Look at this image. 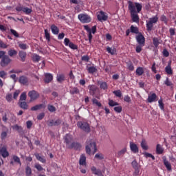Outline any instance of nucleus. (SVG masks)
<instances>
[{
	"label": "nucleus",
	"mask_w": 176,
	"mask_h": 176,
	"mask_svg": "<svg viewBox=\"0 0 176 176\" xmlns=\"http://www.w3.org/2000/svg\"><path fill=\"white\" fill-rule=\"evenodd\" d=\"M128 9L131 13V17L133 23H140L138 13L142 10V5L140 3L129 1Z\"/></svg>",
	"instance_id": "obj_1"
},
{
	"label": "nucleus",
	"mask_w": 176,
	"mask_h": 176,
	"mask_svg": "<svg viewBox=\"0 0 176 176\" xmlns=\"http://www.w3.org/2000/svg\"><path fill=\"white\" fill-rule=\"evenodd\" d=\"M159 20V17L157 15L153 16L149 19L148 21H146V29L148 31H152V28H153V24H156Z\"/></svg>",
	"instance_id": "obj_2"
},
{
	"label": "nucleus",
	"mask_w": 176,
	"mask_h": 176,
	"mask_svg": "<svg viewBox=\"0 0 176 176\" xmlns=\"http://www.w3.org/2000/svg\"><path fill=\"white\" fill-rule=\"evenodd\" d=\"M87 145L85 147L86 153L90 155L91 153V149H94V153L97 151V147H96V142L93 141L87 142Z\"/></svg>",
	"instance_id": "obj_3"
},
{
	"label": "nucleus",
	"mask_w": 176,
	"mask_h": 176,
	"mask_svg": "<svg viewBox=\"0 0 176 176\" xmlns=\"http://www.w3.org/2000/svg\"><path fill=\"white\" fill-rule=\"evenodd\" d=\"M77 126L85 133H90V125L87 122L80 121L77 123Z\"/></svg>",
	"instance_id": "obj_4"
},
{
	"label": "nucleus",
	"mask_w": 176,
	"mask_h": 176,
	"mask_svg": "<svg viewBox=\"0 0 176 176\" xmlns=\"http://www.w3.org/2000/svg\"><path fill=\"white\" fill-rule=\"evenodd\" d=\"M78 17L81 23H90L91 21V18L90 16L86 14H78Z\"/></svg>",
	"instance_id": "obj_5"
},
{
	"label": "nucleus",
	"mask_w": 176,
	"mask_h": 176,
	"mask_svg": "<svg viewBox=\"0 0 176 176\" xmlns=\"http://www.w3.org/2000/svg\"><path fill=\"white\" fill-rule=\"evenodd\" d=\"M64 45L65 46H69V47H70V49H72L73 50H77L78 49V45L74 44V43L71 42V41H69V38H65L64 39Z\"/></svg>",
	"instance_id": "obj_6"
},
{
	"label": "nucleus",
	"mask_w": 176,
	"mask_h": 176,
	"mask_svg": "<svg viewBox=\"0 0 176 176\" xmlns=\"http://www.w3.org/2000/svg\"><path fill=\"white\" fill-rule=\"evenodd\" d=\"M97 19L99 21H107L108 20V15L103 11H100L97 14Z\"/></svg>",
	"instance_id": "obj_7"
},
{
	"label": "nucleus",
	"mask_w": 176,
	"mask_h": 176,
	"mask_svg": "<svg viewBox=\"0 0 176 176\" xmlns=\"http://www.w3.org/2000/svg\"><path fill=\"white\" fill-rule=\"evenodd\" d=\"M12 60H10V58L6 55L2 57L1 60L0 62V65H1L2 67H7V65H9V63Z\"/></svg>",
	"instance_id": "obj_8"
},
{
	"label": "nucleus",
	"mask_w": 176,
	"mask_h": 176,
	"mask_svg": "<svg viewBox=\"0 0 176 176\" xmlns=\"http://www.w3.org/2000/svg\"><path fill=\"white\" fill-rule=\"evenodd\" d=\"M28 96L30 98L31 101H35V100L39 98V93L35 90L29 91Z\"/></svg>",
	"instance_id": "obj_9"
},
{
	"label": "nucleus",
	"mask_w": 176,
	"mask_h": 176,
	"mask_svg": "<svg viewBox=\"0 0 176 176\" xmlns=\"http://www.w3.org/2000/svg\"><path fill=\"white\" fill-rule=\"evenodd\" d=\"M89 93L91 96H95L98 91V87L94 85L88 86Z\"/></svg>",
	"instance_id": "obj_10"
},
{
	"label": "nucleus",
	"mask_w": 176,
	"mask_h": 176,
	"mask_svg": "<svg viewBox=\"0 0 176 176\" xmlns=\"http://www.w3.org/2000/svg\"><path fill=\"white\" fill-rule=\"evenodd\" d=\"M72 140H73L72 135L67 134L64 137V140L66 144V146L67 148H69V146H71V142H72Z\"/></svg>",
	"instance_id": "obj_11"
},
{
	"label": "nucleus",
	"mask_w": 176,
	"mask_h": 176,
	"mask_svg": "<svg viewBox=\"0 0 176 176\" xmlns=\"http://www.w3.org/2000/svg\"><path fill=\"white\" fill-rule=\"evenodd\" d=\"M136 41L138 45H145V37L142 34H139L136 36Z\"/></svg>",
	"instance_id": "obj_12"
},
{
	"label": "nucleus",
	"mask_w": 176,
	"mask_h": 176,
	"mask_svg": "<svg viewBox=\"0 0 176 176\" xmlns=\"http://www.w3.org/2000/svg\"><path fill=\"white\" fill-rule=\"evenodd\" d=\"M129 146H130V149H131V152H133V153H138V152H139L138 146H137L136 144H135L133 142H130Z\"/></svg>",
	"instance_id": "obj_13"
},
{
	"label": "nucleus",
	"mask_w": 176,
	"mask_h": 176,
	"mask_svg": "<svg viewBox=\"0 0 176 176\" xmlns=\"http://www.w3.org/2000/svg\"><path fill=\"white\" fill-rule=\"evenodd\" d=\"M147 101L150 103L156 102V101H157V95L155 93L151 94L148 96Z\"/></svg>",
	"instance_id": "obj_14"
},
{
	"label": "nucleus",
	"mask_w": 176,
	"mask_h": 176,
	"mask_svg": "<svg viewBox=\"0 0 176 176\" xmlns=\"http://www.w3.org/2000/svg\"><path fill=\"white\" fill-rule=\"evenodd\" d=\"M0 155L4 158L9 156V152H8V148L5 146L0 148Z\"/></svg>",
	"instance_id": "obj_15"
},
{
	"label": "nucleus",
	"mask_w": 176,
	"mask_h": 176,
	"mask_svg": "<svg viewBox=\"0 0 176 176\" xmlns=\"http://www.w3.org/2000/svg\"><path fill=\"white\" fill-rule=\"evenodd\" d=\"M85 30H86L87 32H88V38L89 43H91V39H93V35H91V29L89 27V25L84 26Z\"/></svg>",
	"instance_id": "obj_16"
},
{
	"label": "nucleus",
	"mask_w": 176,
	"mask_h": 176,
	"mask_svg": "<svg viewBox=\"0 0 176 176\" xmlns=\"http://www.w3.org/2000/svg\"><path fill=\"white\" fill-rule=\"evenodd\" d=\"M91 170L95 175L102 176V171L100 169H97L96 166H91Z\"/></svg>",
	"instance_id": "obj_17"
},
{
	"label": "nucleus",
	"mask_w": 176,
	"mask_h": 176,
	"mask_svg": "<svg viewBox=\"0 0 176 176\" xmlns=\"http://www.w3.org/2000/svg\"><path fill=\"white\" fill-rule=\"evenodd\" d=\"M52 80H53V75L50 73L45 74V79H44L45 82L50 83Z\"/></svg>",
	"instance_id": "obj_18"
},
{
	"label": "nucleus",
	"mask_w": 176,
	"mask_h": 176,
	"mask_svg": "<svg viewBox=\"0 0 176 176\" xmlns=\"http://www.w3.org/2000/svg\"><path fill=\"white\" fill-rule=\"evenodd\" d=\"M19 82L21 83V85H25L28 83V78L25 76H21L19 77Z\"/></svg>",
	"instance_id": "obj_19"
},
{
	"label": "nucleus",
	"mask_w": 176,
	"mask_h": 176,
	"mask_svg": "<svg viewBox=\"0 0 176 176\" xmlns=\"http://www.w3.org/2000/svg\"><path fill=\"white\" fill-rule=\"evenodd\" d=\"M51 31L54 35H58V32H60V29L56 25H52Z\"/></svg>",
	"instance_id": "obj_20"
},
{
	"label": "nucleus",
	"mask_w": 176,
	"mask_h": 176,
	"mask_svg": "<svg viewBox=\"0 0 176 176\" xmlns=\"http://www.w3.org/2000/svg\"><path fill=\"white\" fill-rule=\"evenodd\" d=\"M2 127H3V130H5V131H2L1 134V140H5V138L8 137V132L9 131V129H8V128L5 126H3Z\"/></svg>",
	"instance_id": "obj_21"
},
{
	"label": "nucleus",
	"mask_w": 176,
	"mask_h": 176,
	"mask_svg": "<svg viewBox=\"0 0 176 176\" xmlns=\"http://www.w3.org/2000/svg\"><path fill=\"white\" fill-rule=\"evenodd\" d=\"M80 166H86V155L85 154H82L80 157L79 160Z\"/></svg>",
	"instance_id": "obj_22"
},
{
	"label": "nucleus",
	"mask_w": 176,
	"mask_h": 176,
	"mask_svg": "<svg viewBox=\"0 0 176 176\" xmlns=\"http://www.w3.org/2000/svg\"><path fill=\"white\" fill-rule=\"evenodd\" d=\"M19 56L21 58V61L24 63V61H25V58H27V53L24 51H20L19 52Z\"/></svg>",
	"instance_id": "obj_23"
},
{
	"label": "nucleus",
	"mask_w": 176,
	"mask_h": 176,
	"mask_svg": "<svg viewBox=\"0 0 176 176\" xmlns=\"http://www.w3.org/2000/svg\"><path fill=\"white\" fill-rule=\"evenodd\" d=\"M140 146L142 149L144 151H148V143L146 142V140L145 139H143L140 143Z\"/></svg>",
	"instance_id": "obj_24"
},
{
	"label": "nucleus",
	"mask_w": 176,
	"mask_h": 176,
	"mask_svg": "<svg viewBox=\"0 0 176 176\" xmlns=\"http://www.w3.org/2000/svg\"><path fill=\"white\" fill-rule=\"evenodd\" d=\"M99 85L101 90H104V91L108 90V83H107V82H100Z\"/></svg>",
	"instance_id": "obj_25"
},
{
	"label": "nucleus",
	"mask_w": 176,
	"mask_h": 176,
	"mask_svg": "<svg viewBox=\"0 0 176 176\" xmlns=\"http://www.w3.org/2000/svg\"><path fill=\"white\" fill-rule=\"evenodd\" d=\"M107 52L109 54H111V56H115L116 54V48L115 47H107Z\"/></svg>",
	"instance_id": "obj_26"
},
{
	"label": "nucleus",
	"mask_w": 176,
	"mask_h": 176,
	"mask_svg": "<svg viewBox=\"0 0 176 176\" xmlns=\"http://www.w3.org/2000/svg\"><path fill=\"white\" fill-rule=\"evenodd\" d=\"M165 72L168 75H173V69H171V63H169L165 67Z\"/></svg>",
	"instance_id": "obj_27"
},
{
	"label": "nucleus",
	"mask_w": 176,
	"mask_h": 176,
	"mask_svg": "<svg viewBox=\"0 0 176 176\" xmlns=\"http://www.w3.org/2000/svg\"><path fill=\"white\" fill-rule=\"evenodd\" d=\"M80 148H81L80 144H79V143H76V142H73L71 144L70 146H69V149H79Z\"/></svg>",
	"instance_id": "obj_28"
},
{
	"label": "nucleus",
	"mask_w": 176,
	"mask_h": 176,
	"mask_svg": "<svg viewBox=\"0 0 176 176\" xmlns=\"http://www.w3.org/2000/svg\"><path fill=\"white\" fill-rule=\"evenodd\" d=\"M56 80L58 83H62V82L65 80V76H64V74H58L56 76Z\"/></svg>",
	"instance_id": "obj_29"
},
{
	"label": "nucleus",
	"mask_w": 176,
	"mask_h": 176,
	"mask_svg": "<svg viewBox=\"0 0 176 176\" xmlns=\"http://www.w3.org/2000/svg\"><path fill=\"white\" fill-rule=\"evenodd\" d=\"M42 108H45V104H36L32 107H31V111H39V109H42Z\"/></svg>",
	"instance_id": "obj_30"
},
{
	"label": "nucleus",
	"mask_w": 176,
	"mask_h": 176,
	"mask_svg": "<svg viewBox=\"0 0 176 176\" xmlns=\"http://www.w3.org/2000/svg\"><path fill=\"white\" fill-rule=\"evenodd\" d=\"M164 149H163V147L160 144H157L156 146V153L157 155H162L163 153Z\"/></svg>",
	"instance_id": "obj_31"
},
{
	"label": "nucleus",
	"mask_w": 176,
	"mask_h": 176,
	"mask_svg": "<svg viewBox=\"0 0 176 176\" xmlns=\"http://www.w3.org/2000/svg\"><path fill=\"white\" fill-rule=\"evenodd\" d=\"M136 75H138V76H141L142 75L144 74V67H139L136 69Z\"/></svg>",
	"instance_id": "obj_32"
},
{
	"label": "nucleus",
	"mask_w": 176,
	"mask_h": 176,
	"mask_svg": "<svg viewBox=\"0 0 176 176\" xmlns=\"http://www.w3.org/2000/svg\"><path fill=\"white\" fill-rule=\"evenodd\" d=\"M87 70L88 71L89 74H94V72H97V68H96L94 66H87Z\"/></svg>",
	"instance_id": "obj_33"
},
{
	"label": "nucleus",
	"mask_w": 176,
	"mask_h": 176,
	"mask_svg": "<svg viewBox=\"0 0 176 176\" xmlns=\"http://www.w3.org/2000/svg\"><path fill=\"white\" fill-rule=\"evenodd\" d=\"M164 164L168 171H171V164L167 161V160L164 159Z\"/></svg>",
	"instance_id": "obj_34"
},
{
	"label": "nucleus",
	"mask_w": 176,
	"mask_h": 176,
	"mask_svg": "<svg viewBox=\"0 0 176 176\" xmlns=\"http://www.w3.org/2000/svg\"><path fill=\"white\" fill-rule=\"evenodd\" d=\"M153 43L155 46V47H157L159 46V45H160V39H159L158 38H153Z\"/></svg>",
	"instance_id": "obj_35"
},
{
	"label": "nucleus",
	"mask_w": 176,
	"mask_h": 176,
	"mask_svg": "<svg viewBox=\"0 0 176 176\" xmlns=\"http://www.w3.org/2000/svg\"><path fill=\"white\" fill-rule=\"evenodd\" d=\"M35 157H36L37 160H38L41 163H46V160L43 157L40 156L39 154H35Z\"/></svg>",
	"instance_id": "obj_36"
},
{
	"label": "nucleus",
	"mask_w": 176,
	"mask_h": 176,
	"mask_svg": "<svg viewBox=\"0 0 176 176\" xmlns=\"http://www.w3.org/2000/svg\"><path fill=\"white\" fill-rule=\"evenodd\" d=\"M19 107L22 109H28V104H27L26 102H19Z\"/></svg>",
	"instance_id": "obj_37"
},
{
	"label": "nucleus",
	"mask_w": 176,
	"mask_h": 176,
	"mask_svg": "<svg viewBox=\"0 0 176 176\" xmlns=\"http://www.w3.org/2000/svg\"><path fill=\"white\" fill-rule=\"evenodd\" d=\"M95 159H97L98 160H104V155L102 153H98L95 155Z\"/></svg>",
	"instance_id": "obj_38"
},
{
	"label": "nucleus",
	"mask_w": 176,
	"mask_h": 176,
	"mask_svg": "<svg viewBox=\"0 0 176 176\" xmlns=\"http://www.w3.org/2000/svg\"><path fill=\"white\" fill-rule=\"evenodd\" d=\"M23 13L25 14H31L32 13V9L28 8V7L23 8Z\"/></svg>",
	"instance_id": "obj_39"
},
{
	"label": "nucleus",
	"mask_w": 176,
	"mask_h": 176,
	"mask_svg": "<svg viewBox=\"0 0 176 176\" xmlns=\"http://www.w3.org/2000/svg\"><path fill=\"white\" fill-rule=\"evenodd\" d=\"M109 107H118V105H119V103L110 99L109 100Z\"/></svg>",
	"instance_id": "obj_40"
},
{
	"label": "nucleus",
	"mask_w": 176,
	"mask_h": 176,
	"mask_svg": "<svg viewBox=\"0 0 176 176\" xmlns=\"http://www.w3.org/2000/svg\"><path fill=\"white\" fill-rule=\"evenodd\" d=\"M17 54V51L16 50H10L8 51V55L10 57H13V56H16Z\"/></svg>",
	"instance_id": "obj_41"
},
{
	"label": "nucleus",
	"mask_w": 176,
	"mask_h": 176,
	"mask_svg": "<svg viewBox=\"0 0 176 176\" xmlns=\"http://www.w3.org/2000/svg\"><path fill=\"white\" fill-rule=\"evenodd\" d=\"M32 60L34 63H38L41 60V56L38 54H34L32 56Z\"/></svg>",
	"instance_id": "obj_42"
},
{
	"label": "nucleus",
	"mask_w": 176,
	"mask_h": 176,
	"mask_svg": "<svg viewBox=\"0 0 176 176\" xmlns=\"http://www.w3.org/2000/svg\"><path fill=\"white\" fill-rule=\"evenodd\" d=\"M12 159L15 163H18V164H20V166H21V162L20 161V157H17V155H13Z\"/></svg>",
	"instance_id": "obj_43"
},
{
	"label": "nucleus",
	"mask_w": 176,
	"mask_h": 176,
	"mask_svg": "<svg viewBox=\"0 0 176 176\" xmlns=\"http://www.w3.org/2000/svg\"><path fill=\"white\" fill-rule=\"evenodd\" d=\"M144 46L145 45H142L141 44H139L138 45H137L135 48L136 53H141V52L142 51V47H144Z\"/></svg>",
	"instance_id": "obj_44"
},
{
	"label": "nucleus",
	"mask_w": 176,
	"mask_h": 176,
	"mask_svg": "<svg viewBox=\"0 0 176 176\" xmlns=\"http://www.w3.org/2000/svg\"><path fill=\"white\" fill-rule=\"evenodd\" d=\"M25 173L27 176H31V174H32V170L31 169V167L27 166L25 168Z\"/></svg>",
	"instance_id": "obj_45"
},
{
	"label": "nucleus",
	"mask_w": 176,
	"mask_h": 176,
	"mask_svg": "<svg viewBox=\"0 0 176 176\" xmlns=\"http://www.w3.org/2000/svg\"><path fill=\"white\" fill-rule=\"evenodd\" d=\"M131 32H132L133 34H138V28L131 25Z\"/></svg>",
	"instance_id": "obj_46"
},
{
	"label": "nucleus",
	"mask_w": 176,
	"mask_h": 176,
	"mask_svg": "<svg viewBox=\"0 0 176 176\" xmlns=\"http://www.w3.org/2000/svg\"><path fill=\"white\" fill-rule=\"evenodd\" d=\"M71 94H79V89L76 87H74L70 90Z\"/></svg>",
	"instance_id": "obj_47"
},
{
	"label": "nucleus",
	"mask_w": 176,
	"mask_h": 176,
	"mask_svg": "<svg viewBox=\"0 0 176 176\" xmlns=\"http://www.w3.org/2000/svg\"><path fill=\"white\" fill-rule=\"evenodd\" d=\"M8 75V73L5 71H1L0 72V78H2L3 79H6V76Z\"/></svg>",
	"instance_id": "obj_48"
},
{
	"label": "nucleus",
	"mask_w": 176,
	"mask_h": 176,
	"mask_svg": "<svg viewBox=\"0 0 176 176\" xmlns=\"http://www.w3.org/2000/svg\"><path fill=\"white\" fill-rule=\"evenodd\" d=\"M47 109L50 111V112H56V107L52 104L48 105Z\"/></svg>",
	"instance_id": "obj_49"
},
{
	"label": "nucleus",
	"mask_w": 176,
	"mask_h": 176,
	"mask_svg": "<svg viewBox=\"0 0 176 176\" xmlns=\"http://www.w3.org/2000/svg\"><path fill=\"white\" fill-rule=\"evenodd\" d=\"M45 35L47 41H50V33H49V30H47V29L45 30Z\"/></svg>",
	"instance_id": "obj_50"
},
{
	"label": "nucleus",
	"mask_w": 176,
	"mask_h": 176,
	"mask_svg": "<svg viewBox=\"0 0 176 176\" xmlns=\"http://www.w3.org/2000/svg\"><path fill=\"white\" fill-rule=\"evenodd\" d=\"M19 47L22 50H25V49H28V47L27 46V44H25V43H19Z\"/></svg>",
	"instance_id": "obj_51"
},
{
	"label": "nucleus",
	"mask_w": 176,
	"mask_h": 176,
	"mask_svg": "<svg viewBox=\"0 0 176 176\" xmlns=\"http://www.w3.org/2000/svg\"><path fill=\"white\" fill-rule=\"evenodd\" d=\"M158 104H159V107L160 108V109H162V111L164 110V104H163V100L162 99H160L158 101Z\"/></svg>",
	"instance_id": "obj_52"
},
{
	"label": "nucleus",
	"mask_w": 176,
	"mask_h": 176,
	"mask_svg": "<svg viewBox=\"0 0 176 176\" xmlns=\"http://www.w3.org/2000/svg\"><path fill=\"white\" fill-rule=\"evenodd\" d=\"M12 94H8L6 96V99L8 101V102H12Z\"/></svg>",
	"instance_id": "obj_53"
},
{
	"label": "nucleus",
	"mask_w": 176,
	"mask_h": 176,
	"mask_svg": "<svg viewBox=\"0 0 176 176\" xmlns=\"http://www.w3.org/2000/svg\"><path fill=\"white\" fill-rule=\"evenodd\" d=\"M113 93L116 96V97H122V91H120V90L114 91Z\"/></svg>",
	"instance_id": "obj_54"
},
{
	"label": "nucleus",
	"mask_w": 176,
	"mask_h": 176,
	"mask_svg": "<svg viewBox=\"0 0 176 176\" xmlns=\"http://www.w3.org/2000/svg\"><path fill=\"white\" fill-rule=\"evenodd\" d=\"M34 167L38 170V171H43V168L39 164H35Z\"/></svg>",
	"instance_id": "obj_55"
},
{
	"label": "nucleus",
	"mask_w": 176,
	"mask_h": 176,
	"mask_svg": "<svg viewBox=\"0 0 176 176\" xmlns=\"http://www.w3.org/2000/svg\"><path fill=\"white\" fill-rule=\"evenodd\" d=\"M114 111L117 112V113H120V112H122V106L115 107Z\"/></svg>",
	"instance_id": "obj_56"
},
{
	"label": "nucleus",
	"mask_w": 176,
	"mask_h": 176,
	"mask_svg": "<svg viewBox=\"0 0 176 176\" xmlns=\"http://www.w3.org/2000/svg\"><path fill=\"white\" fill-rule=\"evenodd\" d=\"M25 100H27V95L25 94V93L23 92L20 96V100L25 101Z\"/></svg>",
	"instance_id": "obj_57"
},
{
	"label": "nucleus",
	"mask_w": 176,
	"mask_h": 176,
	"mask_svg": "<svg viewBox=\"0 0 176 176\" xmlns=\"http://www.w3.org/2000/svg\"><path fill=\"white\" fill-rule=\"evenodd\" d=\"M10 32L11 34H12V35H14V36H15L16 38H19V33H17L16 30L10 29Z\"/></svg>",
	"instance_id": "obj_58"
},
{
	"label": "nucleus",
	"mask_w": 176,
	"mask_h": 176,
	"mask_svg": "<svg viewBox=\"0 0 176 176\" xmlns=\"http://www.w3.org/2000/svg\"><path fill=\"white\" fill-rule=\"evenodd\" d=\"M125 152H127V149L126 148L120 151L118 153V156H122V155H124Z\"/></svg>",
	"instance_id": "obj_59"
},
{
	"label": "nucleus",
	"mask_w": 176,
	"mask_h": 176,
	"mask_svg": "<svg viewBox=\"0 0 176 176\" xmlns=\"http://www.w3.org/2000/svg\"><path fill=\"white\" fill-rule=\"evenodd\" d=\"M124 101H125V102H131V98L129 95H126L124 97Z\"/></svg>",
	"instance_id": "obj_60"
},
{
	"label": "nucleus",
	"mask_w": 176,
	"mask_h": 176,
	"mask_svg": "<svg viewBox=\"0 0 176 176\" xmlns=\"http://www.w3.org/2000/svg\"><path fill=\"white\" fill-rule=\"evenodd\" d=\"M131 164L133 168H135V170H137V168H138V163L137 162V161L135 160L133 161Z\"/></svg>",
	"instance_id": "obj_61"
},
{
	"label": "nucleus",
	"mask_w": 176,
	"mask_h": 176,
	"mask_svg": "<svg viewBox=\"0 0 176 176\" xmlns=\"http://www.w3.org/2000/svg\"><path fill=\"white\" fill-rule=\"evenodd\" d=\"M19 94H20V90L15 91L13 95V98H14V100H16L19 97Z\"/></svg>",
	"instance_id": "obj_62"
},
{
	"label": "nucleus",
	"mask_w": 176,
	"mask_h": 176,
	"mask_svg": "<svg viewBox=\"0 0 176 176\" xmlns=\"http://www.w3.org/2000/svg\"><path fill=\"white\" fill-rule=\"evenodd\" d=\"M92 102H93V104H95L98 107H101V103L100 102H98V100L96 98L93 99Z\"/></svg>",
	"instance_id": "obj_63"
},
{
	"label": "nucleus",
	"mask_w": 176,
	"mask_h": 176,
	"mask_svg": "<svg viewBox=\"0 0 176 176\" xmlns=\"http://www.w3.org/2000/svg\"><path fill=\"white\" fill-rule=\"evenodd\" d=\"M26 126H27V129H31V127H32V121L31 120H28L26 122Z\"/></svg>",
	"instance_id": "obj_64"
}]
</instances>
